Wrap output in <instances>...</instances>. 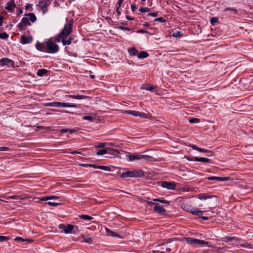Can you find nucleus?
I'll return each mask as SVG.
<instances>
[{"label":"nucleus","instance_id":"obj_44","mask_svg":"<svg viewBox=\"0 0 253 253\" xmlns=\"http://www.w3.org/2000/svg\"><path fill=\"white\" fill-rule=\"evenodd\" d=\"M83 119L84 120H88L90 122H92L93 121V118L91 116H84L83 117Z\"/></svg>","mask_w":253,"mask_h":253},{"label":"nucleus","instance_id":"obj_60","mask_svg":"<svg viewBox=\"0 0 253 253\" xmlns=\"http://www.w3.org/2000/svg\"><path fill=\"white\" fill-rule=\"evenodd\" d=\"M65 225L63 224H60L59 225V229H62L63 231H64V228H65Z\"/></svg>","mask_w":253,"mask_h":253},{"label":"nucleus","instance_id":"obj_49","mask_svg":"<svg viewBox=\"0 0 253 253\" xmlns=\"http://www.w3.org/2000/svg\"><path fill=\"white\" fill-rule=\"evenodd\" d=\"M154 201H159L162 203H165V204H168V203H169V201H166V200H160V199H155L153 200Z\"/></svg>","mask_w":253,"mask_h":253},{"label":"nucleus","instance_id":"obj_56","mask_svg":"<svg viewBox=\"0 0 253 253\" xmlns=\"http://www.w3.org/2000/svg\"><path fill=\"white\" fill-rule=\"evenodd\" d=\"M119 28L120 29H121V30H127V31H129L130 30L129 28H127V27H123V26H120Z\"/></svg>","mask_w":253,"mask_h":253},{"label":"nucleus","instance_id":"obj_58","mask_svg":"<svg viewBox=\"0 0 253 253\" xmlns=\"http://www.w3.org/2000/svg\"><path fill=\"white\" fill-rule=\"evenodd\" d=\"M137 8V7L134 5V4H132L131 5V9L132 10V11H134Z\"/></svg>","mask_w":253,"mask_h":253},{"label":"nucleus","instance_id":"obj_29","mask_svg":"<svg viewBox=\"0 0 253 253\" xmlns=\"http://www.w3.org/2000/svg\"><path fill=\"white\" fill-rule=\"evenodd\" d=\"M149 56V54L147 52L145 51H141L140 53L138 55L137 57L138 58H145Z\"/></svg>","mask_w":253,"mask_h":253},{"label":"nucleus","instance_id":"obj_6","mask_svg":"<svg viewBox=\"0 0 253 253\" xmlns=\"http://www.w3.org/2000/svg\"><path fill=\"white\" fill-rule=\"evenodd\" d=\"M182 209L186 211L189 212L195 215H201L203 213V211L197 209H194L191 206L187 204L181 205Z\"/></svg>","mask_w":253,"mask_h":253},{"label":"nucleus","instance_id":"obj_1","mask_svg":"<svg viewBox=\"0 0 253 253\" xmlns=\"http://www.w3.org/2000/svg\"><path fill=\"white\" fill-rule=\"evenodd\" d=\"M73 24L72 20H70L68 23L66 24L62 31L56 37L55 41L57 42H61L64 45L70 44L73 39L70 38L68 40H65V39L71 33Z\"/></svg>","mask_w":253,"mask_h":253},{"label":"nucleus","instance_id":"obj_33","mask_svg":"<svg viewBox=\"0 0 253 253\" xmlns=\"http://www.w3.org/2000/svg\"><path fill=\"white\" fill-rule=\"evenodd\" d=\"M27 16H29L30 20L32 23L35 22L36 21L37 18L34 14L33 13H29Z\"/></svg>","mask_w":253,"mask_h":253},{"label":"nucleus","instance_id":"obj_36","mask_svg":"<svg viewBox=\"0 0 253 253\" xmlns=\"http://www.w3.org/2000/svg\"><path fill=\"white\" fill-rule=\"evenodd\" d=\"M80 217L83 219L85 220H90L93 218L91 216H90L87 215H84V214L80 215Z\"/></svg>","mask_w":253,"mask_h":253},{"label":"nucleus","instance_id":"obj_13","mask_svg":"<svg viewBox=\"0 0 253 253\" xmlns=\"http://www.w3.org/2000/svg\"><path fill=\"white\" fill-rule=\"evenodd\" d=\"M0 63L2 65H6L9 67L12 66L13 64V61L7 58H2L0 61Z\"/></svg>","mask_w":253,"mask_h":253},{"label":"nucleus","instance_id":"obj_32","mask_svg":"<svg viewBox=\"0 0 253 253\" xmlns=\"http://www.w3.org/2000/svg\"><path fill=\"white\" fill-rule=\"evenodd\" d=\"M240 246L245 247L246 248L253 249V245L248 243H244L243 244H240Z\"/></svg>","mask_w":253,"mask_h":253},{"label":"nucleus","instance_id":"obj_59","mask_svg":"<svg viewBox=\"0 0 253 253\" xmlns=\"http://www.w3.org/2000/svg\"><path fill=\"white\" fill-rule=\"evenodd\" d=\"M139 33H148V32L144 30H140L138 31Z\"/></svg>","mask_w":253,"mask_h":253},{"label":"nucleus","instance_id":"obj_54","mask_svg":"<svg viewBox=\"0 0 253 253\" xmlns=\"http://www.w3.org/2000/svg\"><path fill=\"white\" fill-rule=\"evenodd\" d=\"M106 144V143H101L98 145H97L95 147L96 148H103V147H105Z\"/></svg>","mask_w":253,"mask_h":253},{"label":"nucleus","instance_id":"obj_3","mask_svg":"<svg viewBox=\"0 0 253 253\" xmlns=\"http://www.w3.org/2000/svg\"><path fill=\"white\" fill-rule=\"evenodd\" d=\"M46 50L45 52L55 53L58 51L59 48L57 44L50 40L45 42Z\"/></svg>","mask_w":253,"mask_h":253},{"label":"nucleus","instance_id":"obj_31","mask_svg":"<svg viewBox=\"0 0 253 253\" xmlns=\"http://www.w3.org/2000/svg\"><path fill=\"white\" fill-rule=\"evenodd\" d=\"M16 242H19V241H21V242H31L32 241V240H30V239H24L21 237H16V238L14 239V240Z\"/></svg>","mask_w":253,"mask_h":253},{"label":"nucleus","instance_id":"obj_35","mask_svg":"<svg viewBox=\"0 0 253 253\" xmlns=\"http://www.w3.org/2000/svg\"><path fill=\"white\" fill-rule=\"evenodd\" d=\"M69 97H71L72 98L76 99H82L87 98V97L85 96L80 95H71V96H69Z\"/></svg>","mask_w":253,"mask_h":253},{"label":"nucleus","instance_id":"obj_16","mask_svg":"<svg viewBox=\"0 0 253 253\" xmlns=\"http://www.w3.org/2000/svg\"><path fill=\"white\" fill-rule=\"evenodd\" d=\"M184 240L187 244L189 245H191L193 246H197V239H194L192 238H186L184 239Z\"/></svg>","mask_w":253,"mask_h":253},{"label":"nucleus","instance_id":"obj_62","mask_svg":"<svg viewBox=\"0 0 253 253\" xmlns=\"http://www.w3.org/2000/svg\"><path fill=\"white\" fill-rule=\"evenodd\" d=\"M227 10H233V11L236 12V10L235 9H233V8H227L224 9V11H226Z\"/></svg>","mask_w":253,"mask_h":253},{"label":"nucleus","instance_id":"obj_26","mask_svg":"<svg viewBox=\"0 0 253 253\" xmlns=\"http://www.w3.org/2000/svg\"><path fill=\"white\" fill-rule=\"evenodd\" d=\"M123 1H124V0H119L118 3H117L116 11L118 13V15H120L121 13V6L122 3L123 2Z\"/></svg>","mask_w":253,"mask_h":253},{"label":"nucleus","instance_id":"obj_61","mask_svg":"<svg viewBox=\"0 0 253 253\" xmlns=\"http://www.w3.org/2000/svg\"><path fill=\"white\" fill-rule=\"evenodd\" d=\"M81 166L84 167H90L91 166V164H81Z\"/></svg>","mask_w":253,"mask_h":253},{"label":"nucleus","instance_id":"obj_43","mask_svg":"<svg viewBox=\"0 0 253 253\" xmlns=\"http://www.w3.org/2000/svg\"><path fill=\"white\" fill-rule=\"evenodd\" d=\"M47 204L50 206H53V207L57 206L60 204V203L58 202H50V201L48 202L47 203Z\"/></svg>","mask_w":253,"mask_h":253},{"label":"nucleus","instance_id":"obj_40","mask_svg":"<svg viewBox=\"0 0 253 253\" xmlns=\"http://www.w3.org/2000/svg\"><path fill=\"white\" fill-rule=\"evenodd\" d=\"M8 37V35L5 33H0V39H6Z\"/></svg>","mask_w":253,"mask_h":253},{"label":"nucleus","instance_id":"obj_53","mask_svg":"<svg viewBox=\"0 0 253 253\" xmlns=\"http://www.w3.org/2000/svg\"><path fill=\"white\" fill-rule=\"evenodd\" d=\"M9 150L7 147H0V151H7Z\"/></svg>","mask_w":253,"mask_h":253},{"label":"nucleus","instance_id":"obj_28","mask_svg":"<svg viewBox=\"0 0 253 253\" xmlns=\"http://www.w3.org/2000/svg\"><path fill=\"white\" fill-rule=\"evenodd\" d=\"M128 52L131 55H135L138 53L137 50L135 47L128 49Z\"/></svg>","mask_w":253,"mask_h":253},{"label":"nucleus","instance_id":"obj_64","mask_svg":"<svg viewBox=\"0 0 253 253\" xmlns=\"http://www.w3.org/2000/svg\"><path fill=\"white\" fill-rule=\"evenodd\" d=\"M202 218L203 219V220H208V217L207 216H203L202 217Z\"/></svg>","mask_w":253,"mask_h":253},{"label":"nucleus","instance_id":"obj_17","mask_svg":"<svg viewBox=\"0 0 253 253\" xmlns=\"http://www.w3.org/2000/svg\"><path fill=\"white\" fill-rule=\"evenodd\" d=\"M154 211L157 213L163 214L165 212V210L163 207L161 206L158 204H156L155 206Z\"/></svg>","mask_w":253,"mask_h":253},{"label":"nucleus","instance_id":"obj_37","mask_svg":"<svg viewBox=\"0 0 253 253\" xmlns=\"http://www.w3.org/2000/svg\"><path fill=\"white\" fill-rule=\"evenodd\" d=\"M155 87L154 86H142L141 87V89H145L147 90H149L150 91H153L154 89H155Z\"/></svg>","mask_w":253,"mask_h":253},{"label":"nucleus","instance_id":"obj_51","mask_svg":"<svg viewBox=\"0 0 253 253\" xmlns=\"http://www.w3.org/2000/svg\"><path fill=\"white\" fill-rule=\"evenodd\" d=\"M158 12L149 13V14H147V17H148L149 16H152L153 17H156L158 15Z\"/></svg>","mask_w":253,"mask_h":253},{"label":"nucleus","instance_id":"obj_47","mask_svg":"<svg viewBox=\"0 0 253 253\" xmlns=\"http://www.w3.org/2000/svg\"><path fill=\"white\" fill-rule=\"evenodd\" d=\"M189 122L190 123H191V124L198 123L199 122V120L197 118H193V119L189 120Z\"/></svg>","mask_w":253,"mask_h":253},{"label":"nucleus","instance_id":"obj_18","mask_svg":"<svg viewBox=\"0 0 253 253\" xmlns=\"http://www.w3.org/2000/svg\"><path fill=\"white\" fill-rule=\"evenodd\" d=\"M37 49L40 51L45 52L46 50V44H43L42 43L37 42L36 44Z\"/></svg>","mask_w":253,"mask_h":253},{"label":"nucleus","instance_id":"obj_8","mask_svg":"<svg viewBox=\"0 0 253 253\" xmlns=\"http://www.w3.org/2000/svg\"><path fill=\"white\" fill-rule=\"evenodd\" d=\"M31 23L28 17H23L21 21L18 24V27L21 30H25L27 26H30Z\"/></svg>","mask_w":253,"mask_h":253},{"label":"nucleus","instance_id":"obj_21","mask_svg":"<svg viewBox=\"0 0 253 253\" xmlns=\"http://www.w3.org/2000/svg\"><path fill=\"white\" fill-rule=\"evenodd\" d=\"M39 5L42 9L43 13H45L47 11V3H46L43 2H40Z\"/></svg>","mask_w":253,"mask_h":253},{"label":"nucleus","instance_id":"obj_15","mask_svg":"<svg viewBox=\"0 0 253 253\" xmlns=\"http://www.w3.org/2000/svg\"><path fill=\"white\" fill-rule=\"evenodd\" d=\"M33 38L32 37H27L23 35L21 37V42L23 44L30 43L32 42Z\"/></svg>","mask_w":253,"mask_h":253},{"label":"nucleus","instance_id":"obj_55","mask_svg":"<svg viewBox=\"0 0 253 253\" xmlns=\"http://www.w3.org/2000/svg\"><path fill=\"white\" fill-rule=\"evenodd\" d=\"M155 20L159 21L160 22H164L165 21V20H164L163 17H159L158 18H156Z\"/></svg>","mask_w":253,"mask_h":253},{"label":"nucleus","instance_id":"obj_38","mask_svg":"<svg viewBox=\"0 0 253 253\" xmlns=\"http://www.w3.org/2000/svg\"><path fill=\"white\" fill-rule=\"evenodd\" d=\"M182 34H181V32L179 31H176L172 33V37L174 38H178L180 36H181Z\"/></svg>","mask_w":253,"mask_h":253},{"label":"nucleus","instance_id":"obj_27","mask_svg":"<svg viewBox=\"0 0 253 253\" xmlns=\"http://www.w3.org/2000/svg\"><path fill=\"white\" fill-rule=\"evenodd\" d=\"M7 199H11L14 200H23L24 199V197L22 195H13L11 196H9L6 198Z\"/></svg>","mask_w":253,"mask_h":253},{"label":"nucleus","instance_id":"obj_57","mask_svg":"<svg viewBox=\"0 0 253 253\" xmlns=\"http://www.w3.org/2000/svg\"><path fill=\"white\" fill-rule=\"evenodd\" d=\"M195 157H192V158H190L189 157H186V159L187 160L189 161H195V160L194 159Z\"/></svg>","mask_w":253,"mask_h":253},{"label":"nucleus","instance_id":"obj_34","mask_svg":"<svg viewBox=\"0 0 253 253\" xmlns=\"http://www.w3.org/2000/svg\"><path fill=\"white\" fill-rule=\"evenodd\" d=\"M108 152V150H107V148H106L105 149H102L101 150H99V151H98L97 152L96 155L98 156L103 155L105 154H107Z\"/></svg>","mask_w":253,"mask_h":253},{"label":"nucleus","instance_id":"obj_14","mask_svg":"<svg viewBox=\"0 0 253 253\" xmlns=\"http://www.w3.org/2000/svg\"><path fill=\"white\" fill-rule=\"evenodd\" d=\"M105 231H106L107 234L108 236H112V237H114L122 238L121 235L118 232H115L113 231H111V230H110L109 229L107 228H105Z\"/></svg>","mask_w":253,"mask_h":253},{"label":"nucleus","instance_id":"obj_9","mask_svg":"<svg viewBox=\"0 0 253 253\" xmlns=\"http://www.w3.org/2000/svg\"><path fill=\"white\" fill-rule=\"evenodd\" d=\"M125 113L130 114L134 116H139L140 118H146L147 117V115L143 112H140L136 111L127 110L124 112Z\"/></svg>","mask_w":253,"mask_h":253},{"label":"nucleus","instance_id":"obj_23","mask_svg":"<svg viewBox=\"0 0 253 253\" xmlns=\"http://www.w3.org/2000/svg\"><path fill=\"white\" fill-rule=\"evenodd\" d=\"M197 246H207L209 247V243L208 242H205L203 240H198L197 239Z\"/></svg>","mask_w":253,"mask_h":253},{"label":"nucleus","instance_id":"obj_10","mask_svg":"<svg viewBox=\"0 0 253 253\" xmlns=\"http://www.w3.org/2000/svg\"><path fill=\"white\" fill-rule=\"evenodd\" d=\"M161 186L165 188L173 190L175 188V183L174 182L164 181L162 183Z\"/></svg>","mask_w":253,"mask_h":253},{"label":"nucleus","instance_id":"obj_41","mask_svg":"<svg viewBox=\"0 0 253 253\" xmlns=\"http://www.w3.org/2000/svg\"><path fill=\"white\" fill-rule=\"evenodd\" d=\"M83 239H84V241L87 243H91L92 242V239L89 237H86L85 236L83 235L82 236Z\"/></svg>","mask_w":253,"mask_h":253},{"label":"nucleus","instance_id":"obj_30","mask_svg":"<svg viewBox=\"0 0 253 253\" xmlns=\"http://www.w3.org/2000/svg\"><path fill=\"white\" fill-rule=\"evenodd\" d=\"M47 72V71L45 69H39L37 72V75L39 77H42Z\"/></svg>","mask_w":253,"mask_h":253},{"label":"nucleus","instance_id":"obj_52","mask_svg":"<svg viewBox=\"0 0 253 253\" xmlns=\"http://www.w3.org/2000/svg\"><path fill=\"white\" fill-rule=\"evenodd\" d=\"M68 131H69L70 133H71L73 132L74 131L73 130H69V129H67V128L62 129L61 130V132H62V133L67 132Z\"/></svg>","mask_w":253,"mask_h":253},{"label":"nucleus","instance_id":"obj_20","mask_svg":"<svg viewBox=\"0 0 253 253\" xmlns=\"http://www.w3.org/2000/svg\"><path fill=\"white\" fill-rule=\"evenodd\" d=\"M208 180H216L219 181H226L228 179V177H220L217 176H210L207 178Z\"/></svg>","mask_w":253,"mask_h":253},{"label":"nucleus","instance_id":"obj_5","mask_svg":"<svg viewBox=\"0 0 253 253\" xmlns=\"http://www.w3.org/2000/svg\"><path fill=\"white\" fill-rule=\"evenodd\" d=\"M171 251L169 244H162L157 246L154 253H169Z\"/></svg>","mask_w":253,"mask_h":253},{"label":"nucleus","instance_id":"obj_42","mask_svg":"<svg viewBox=\"0 0 253 253\" xmlns=\"http://www.w3.org/2000/svg\"><path fill=\"white\" fill-rule=\"evenodd\" d=\"M139 10L141 12H147L150 11V9L147 7H141Z\"/></svg>","mask_w":253,"mask_h":253},{"label":"nucleus","instance_id":"obj_4","mask_svg":"<svg viewBox=\"0 0 253 253\" xmlns=\"http://www.w3.org/2000/svg\"><path fill=\"white\" fill-rule=\"evenodd\" d=\"M129 160L130 161H133L135 160H140L141 162H147L150 161L151 158L146 155H143L141 154H137L134 155H128Z\"/></svg>","mask_w":253,"mask_h":253},{"label":"nucleus","instance_id":"obj_25","mask_svg":"<svg viewBox=\"0 0 253 253\" xmlns=\"http://www.w3.org/2000/svg\"><path fill=\"white\" fill-rule=\"evenodd\" d=\"M59 198L55 196L43 197L41 198V201H48L49 200H58Z\"/></svg>","mask_w":253,"mask_h":253},{"label":"nucleus","instance_id":"obj_48","mask_svg":"<svg viewBox=\"0 0 253 253\" xmlns=\"http://www.w3.org/2000/svg\"><path fill=\"white\" fill-rule=\"evenodd\" d=\"M9 238L8 237L0 236V242L6 241L8 240Z\"/></svg>","mask_w":253,"mask_h":253},{"label":"nucleus","instance_id":"obj_7","mask_svg":"<svg viewBox=\"0 0 253 253\" xmlns=\"http://www.w3.org/2000/svg\"><path fill=\"white\" fill-rule=\"evenodd\" d=\"M48 106H52L56 108H66V107H73L75 108L76 105L74 104L62 103L59 102H53L47 104Z\"/></svg>","mask_w":253,"mask_h":253},{"label":"nucleus","instance_id":"obj_2","mask_svg":"<svg viewBox=\"0 0 253 253\" xmlns=\"http://www.w3.org/2000/svg\"><path fill=\"white\" fill-rule=\"evenodd\" d=\"M143 175L142 170L135 169L132 171H127L123 172L121 176L122 178L138 177Z\"/></svg>","mask_w":253,"mask_h":253},{"label":"nucleus","instance_id":"obj_22","mask_svg":"<svg viewBox=\"0 0 253 253\" xmlns=\"http://www.w3.org/2000/svg\"><path fill=\"white\" fill-rule=\"evenodd\" d=\"M107 150H108V152L107 153V154H109L113 156H117L118 154H120L118 150L111 149L110 148H108Z\"/></svg>","mask_w":253,"mask_h":253},{"label":"nucleus","instance_id":"obj_24","mask_svg":"<svg viewBox=\"0 0 253 253\" xmlns=\"http://www.w3.org/2000/svg\"><path fill=\"white\" fill-rule=\"evenodd\" d=\"M195 161L203 162V163H208L210 162V160L208 158H203V157H195Z\"/></svg>","mask_w":253,"mask_h":253},{"label":"nucleus","instance_id":"obj_39","mask_svg":"<svg viewBox=\"0 0 253 253\" xmlns=\"http://www.w3.org/2000/svg\"><path fill=\"white\" fill-rule=\"evenodd\" d=\"M98 168L99 169H102V170H104L110 171V168L107 167V166H98Z\"/></svg>","mask_w":253,"mask_h":253},{"label":"nucleus","instance_id":"obj_45","mask_svg":"<svg viewBox=\"0 0 253 253\" xmlns=\"http://www.w3.org/2000/svg\"><path fill=\"white\" fill-rule=\"evenodd\" d=\"M234 238L233 237H226L224 238V241L226 242H230L234 240Z\"/></svg>","mask_w":253,"mask_h":253},{"label":"nucleus","instance_id":"obj_46","mask_svg":"<svg viewBox=\"0 0 253 253\" xmlns=\"http://www.w3.org/2000/svg\"><path fill=\"white\" fill-rule=\"evenodd\" d=\"M211 23L212 25H214L215 23H217L218 21V19L216 17H212L211 19Z\"/></svg>","mask_w":253,"mask_h":253},{"label":"nucleus","instance_id":"obj_12","mask_svg":"<svg viewBox=\"0 0 253 253\" xmlns=\"http://www.w3.org/2000/svg\"><path fill=\"white\" fill-rule=\"evenodd\" d=\"M16 6V4L14 0H11L7 2L6 6L5 7V9L8 10L9 11H12Z\"/></svg>","mask_w":253,"mask_h":253},{"label":"nucleus","instance_id":"obj_50","mask_svg":"<svg viewBox=\"0 0 253 253\" xmlns=\"http://www.w3.org/2000/svg\"><path fill=\"white\" fill-rule=\"evenodd\" d=\"M209 197L208 196L205 195H200L199 196V198L201 200H205L206 199L209 198Z\"/></svg>","mask_w":253,"mask_h":253},{"label":"nucleus","instance_id":"obj_11","mask_svg":"<svg viewBox=\"0 0 253 253\" xmlns=\"http://www.w3.org/2000/svg\"><path fill=\"white\" fill-rule=\"evenodd\" d=\"M77 231L78 230V227L75 225L71 224L65 225V228H64V231L65 233H70L72 230Z\"/></svg>","mask_w":253,"mask_h":253},{"label":"nucleus","instance_id":"obj_19","mask_svg":"<svg viewBox=\"0 0 253 253\" xmlns=\"http://www.w3.org/2000/svg\"><path fill=\"white\" fill-rule=\"evenodd\" d=\"M190 147H191L194 150H196L199 152H202V153H208L209 152V151L207 149H202V148H199L198 147H197L196 145H193V144H190L189 145Z\"/></svg>","mask_w":253,"mask_h":253},{"label":"nucleus","instance_id":"obj_63","mask_svg":"<svg viewBox=\"0 0 253 253\" xmlns=\"http://www.w3.org/2000/svg\"><path fill=\"white\" fill-rule=\"evenodd\" d=\"M126 18L127 19L129 20L133 19V18L130 17L128 15L126 16Z\"/></svg>","mask_w":253,"mask_h":253}]
</instances>
